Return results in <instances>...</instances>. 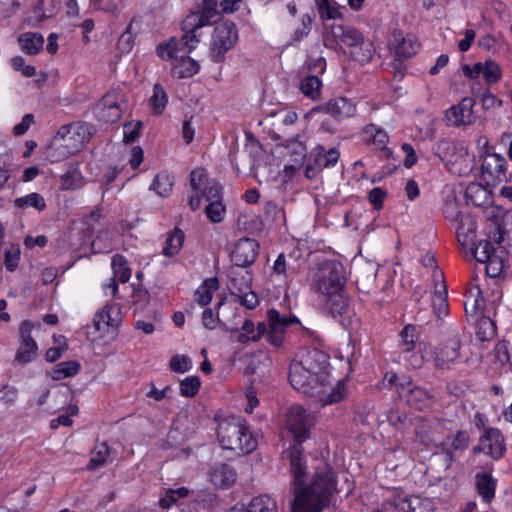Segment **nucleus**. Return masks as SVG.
<instances>
[{"mask_svg":"<svg viewBox=\"0 0 512 512\" xmlns=\"http://www.w3.org/2000/svg\"><path fill=\"white\" fill-rule=\"evenodd\" d=\"M120 309L116 304H106L93 319V325L96 331L106 328H117L121 323Z\"/></svg>","mask_w":512,"mask_h":512,"instance_id":"obj_21","label":"nucleus"},{"mask_svg":"<svg viewBox=\"0 0 512 512\" xmlns=\"http://www.w3.org/2000/svg\"><path fill=\"white\" fill-rule=\"evenodd\" d=\"M303 443H293L283 452L289 461V472L292 477L293 512H321L330 504L337 489V479L333 469L323 465L315 470L309 484L307 476V455Z\"/></svg>","mask_w":512,"mask_h":512,"instance_id":"obj_1","label":"nucleus"},{"mask_svg":"<svg viewBox=\"0 0 512 512\" xmlns=\"http://www.w3.org/2000/svg\"><path fill=\"white\" fill-rule=\"evenodd\" d=\"M461 343L457 337L446 340L435 348L434 362L439 368L448 367L449 364L455 362L460 356Z\"/></svg>","mask_w":512,"mask_h":512,"instance_id":"obj_15","label":"nucleus"},{"mask_svg":"<svg viewBox=\"0 0 512 512\" xmlns=\"http://www.w3.org/2000/svg\"><path fill=\"white\" fill-rule=\"evenodd\" d=\"M288 379L291 386L295 390L309 397L316 396L318 388L324 387L326 385L323 380L310 373L309 370H306L303 366L294 360L289 366Z\"/></svg>","mask_w":512,"mask_h":512,"instance_id":"obj_8","label":"nucleus"},{"mask_svg":"<svg viewBox=\"0 0 512 512\" xmlns=\"http://www.w3.org/2000/svg\"><path fill=\"white\" fill-rule=\"evenodd\" d=\"M240 512H278V506L270 496L260 495L252 498L247 507Z\"/></svg>","mask_w":512,"mask_h":512,"instance_id":"obj_37","label":"nucleus"},{"mask_svg":"<svg viewBox=\"0 0 512 512\" xmlns=\"http://www.w3.org/2000/svg\"><path fill=\"white\" fill-rule=\"evenodd\" d=\"M477 337L481 341H489L496 335V324L490 318H482L478 323Z\"/></svg>","mask_w":512,"mask_h":512,"instance_id":"obj_51","label":"nucleus"},{"mask_svg":"<svg viewBox=\"0 0 512 512\" xmlns=\"http://www.w3.org/2000/svg\"><path fill=\"white\" fill-rule=\"evenodd\" d=\"M470 443V436L467 431L459 430L450 442L451 449L442 447L445 454L446 461L451 463L454 460L453 451H464L468 448ZM444 446V444L442 445Z\"/></svg>","mask_w":512,"mask_h":512,"instance_id":"obj_36","label":"nucleus"},{"mask_svg":"<svg viewBox=\"0 0 512 512\" xmlns=\"http://www.w3.org/2000/svg\"><path fill=\"white\" fill-rule=\"evenodd\" d=\"M211 482L222 489L233 486L237 480L236 470L229 464L218 463L210 470Z\"/></svg>","mask_w":512,"mask_h":512,"instance_id":"obj_22","label":"nucleus"},{"mask_svg":"<svg viewBox=\"0 0 512 512\" xmlns=\"http://www.w3.org/2000/svg\"><path fill=\"white\" fill-rule=\"evenodd\" d=\"M142 128V122L138 121L136 123H126L123 127V141L126 144L134 143L140 135V130Z\"/></svg>","mask_w":512,"mask_h":512,"instance_id":"obj_56","label":"nucleus"},{"mask_svg":"<svg viewBox=\"0 0 512 512\" xmlns=\"http://www.w3.org/2000/svg\"><path fill=\"white\" fill-rule=\"evenodd\" d=\"M219 288V281L216 277L207 278L195 291V301L202 305H208L212 298L213 292Z\"/></svg>","mask_w":512,"mask_h":512,"instance_id":"obj_34","label":"nucleus"},{"mask_svg":"<svg viewBox=\"0 0 512 512\" xmlns=\"http://www.w3.org/2000/svg\"><path fill=\"white\" fill-rule=\"evenodd\" d=\"M339 155L340 153L334 148L326 151L324 147L318 146L311 151L309 162L313 161L317 169L322 170L334 166L339 159Z\"/></svg>","mask_w":512,"mask_h":512,"instance_id":"obj_28","label":"nucleus"},{"mask_svg":"<svg viewBox=\"0 0 512 512\" xmlns=\"http://www.w3.org/2000/svg\"><path fill=\"white\" fill-rule=\"evenodd\" d=\"M312 22V17L309 14H304L301 18V28L295 30L293 40L300 41L306 37L311 31Z\"/></svg>","mask_w":512,"mask_h":512,"instance_id":"obj_63","label":"nucleus"},{"mask_svg":"<svg viewBox=\"0 0 512 512\" xmlns=\"http://www.w3.org/2000/svg\"><path fill=\"white\" fill-rule=\"evenodd\" d=\"M443 214L450 221H458L460 218V204L455 195H448L443 206Z\"/></svg>","mask_w":512,"mask_h":512,"instance_id":"obj_52","label":"nucleus"},{"mask_svg":"<svg viewBox=\"0 0 512 512\" xmlns=\"http://www.w3.org/2000/svg\"><path fill=\"white\" fill-rule=\"evenodd\" d=\"M345 269L335 260L320 263L313 278V286L317 293L325 297L329 312L339 316L346 312L349 300L344 292Z\"/></svg>","mask_w":512,"mask_h":512,"instance_id":"obj_2","label":"nucleus"},{"mask_svg":"<svg viewBox=\"0 0 512 512\" xmlns=\"http://www.w3.org/2000/svg\"><path fill=\"white\" fill-rule=\"evenodd\" d=\"M151 106L155 113L161 114L167 104V94L160 84L153 87V95L150 98Z\"/></svg>","mask_w":512,"mask_h":512,"instance_id":"obj_50","label":"nucleus"},{"mask_svg":"<svg viewBox=\"0 0 512 512\" xmlns=\"http://www.w3.org/2000/svg\"><path fill=\"white\" fill-rule=\"evenodd\" d=\"M476 490L485 503H490L495 497L497 481L491 474L482 472L475 476Z\"/></svg>","mask_w":512,"mask_h":512,"instance_id":"obj_27","label":"nucleus"},{"mask_svg":"<svg viewBox=\"0 0 512 512\" xmlns=\"http://www.w3.org/2000/svg\"><path fill=\"white\" fill-rule=\"evenodd\" d=\"M294 361L323 380V382H327L328 373L326 369L329 366V357L321 350L316 348L305 349L298 355V359H294Z\"/></svg>","mask_w":512,"mask_h":512,"instance_id":"obj_10","label":"nucleus"},{"mask_svg":"<svg viewBox=\"0 0 512 512\" xmlns=\"http://www.w3.org/2000/svg\"><path fill=\"white\" fill-rule=\"evenodd\" d=\"M483 176H489L495 184L507 179L506 176V160L499 154L487 155L481 165Z\"/></svg>","mask_w":512,"mask_h":512,"instance_id":"obj_19","label":"nucleus"},{"mask_svg":"<svg viewBox=\"0 0 512 512\" xmlns=\"http://www.w3.org/2000/svg\"><path fill=\"white\" fill-rule=\"evenodd\" d=\"M286 428L293 435L294 443L305 442L314 425L313 417L300 405H293L286 415Z\"/></svg>","mask_w":512,"mask_h":512,"instance_id":"obj_7","label":"nucleus"},{"mask_svg":"<svg viewBox=\"0 0 512 512\" xmlns=\"http://www.w3.org/2000/svg\"><path fill=\"white\" fill-rule=\"evenodd\" d=\"M486 264V273L489 277L495 278L500 275L503 269L502 260L498 256H493L488 261L484 262Z\"/></svg>","mask_w":512,"mask_h":512,"instance_id":"obj_64","label":"nucleus"},{"mask_svg":"<svg viewBox=\"0 0 512 512\" xmlns=\"http://www.w3.org/2000/svg\"><path fill=\"white\" fill-rule=\"evenodd\" d=\"M220 19L217 0H202L195 11H191L182 21L184 42L190 48L201 41L199 30L205 26L216 24Z\"/></svg>","mask_w":512,"mask_h":512,"instance_id":"obj_5","label":"nucleus"},{"mask_svg":"<svg viewBox=\"0 0 512 512\" xmlns=\"http://www.w3.org/2000/svg\"><path fill=\"white\" fill-rule=\"evenodd\" d=\"M21 50L27 55H37L44 47V37L38 32H26L18 38Z\"/></svg>","mask_w":512,"mask_h":512,"instance_id":"obj_30","label":"nucleus"},{"mask_svg":"<svg viewBox=\"0 0 512 512\" xmlns=\"http://www.w3.org/2000/svg\"><path fill=\"white\" fill-rule=\"evenodd\" d=\"M267 319L269 331L266 339L275 347H280L283 344L285 329L294 323H299L297 317L281 315L279 311L273 308L267 311Z\"/></svg>","mask_w":512,"mask_h":512,"instance_id":"obj_11","label":"nucleus"},{"mask_svg":"<svg viewBox=\"0 0 512 512\" xmlns=\"http://www.w3.org/2000/svg\"><path fill=\"white\" fill-rule=\"evenodd\" d=\"M326 384H328V381ZM326 386L318 388L316 393L323 406L339 403L345 398L346 389L344 383L338 382L336 386L329 387V391H327Z\"/></svg>","mask_w":512,"mask_h":512,"instance_id":"obj_32","label":"nucleus"},{"mask_svg":"<svg viewBox=\"0 0 512 512\" xmlns=\"http://www.w3.org/2000/svg\"><path fill=\"white\" fill-rule=\"evenodd\" d=\"M421 504V499L419 497H408L398 495L392 501V505L394 508L401 512H416L417 507Z\"/></svg>","mask_w":512,"mask_h":512,"instance_id":"obj_46","label":"nucleus"},{"mask_svg":"<svg viewBox=\"0 0 512 512\" xmlns=\"http://www.w3.org/2000/svg\"><path fill=\"white\" fill-rule=\"evenodd\" d=\"M226 207L222 200L210 202L205 208L207 218L213 223H220L224 219Z\"/></svg>","mask_w":512,"mask_h":512,"instance_id":"obj_49","label":"nucleus"},{"mask_svg":"<svg viewBox=\"0 0 512 512\" xmlns=\"http://www.w3.org/2000/svg\"><path fill=\"white\" fill-rule=\"evenodd\" d=\"M288 154L293 158L294 164L285 166V171H296L299 169L307 155V148L301 140V136L297 134L286 144Z\"/></svg>","mask_w":512,"mask_h":512,"instance_id":"obj_26","label":"nucleus"},{"mask_svg":"<svg viewBox=\"0 0 512 512\" xmlns=\"http://www.w3.org/2000/svg\"><path fill=\"white\" fill-rule=\"evenodd\" d=\"M206 181H209L207 179L206 172L203 168H196L193 169L190 173V187L194 192L200 191L202 188L201 186L206 184Z\"/></svg>","mask_w":512,"mask_h":512,"instance_id":"obj_59","label":"nucleus"},{"mask_svg":"<svg viewBox=\"0 0 512 512\" xmlns=\"http://www.w3.org/2000/svg\"><path fill=\"white\" fill-rule=\"evenodd\" d=\"M173 185L172 177L167 172H160L155 176L151 189L159 196L167 197L171 193Z\"/></svg>","mask_w":512,"mask_h":512,"instance_id":"obj_40","label":"nucleus"},{"mask_svg":"<svg viewBox=\"0 0 512 512\" xmlns=\"http://www.w3.org/2000/svg\"><path fill=\"white\" fill-rule=\"evenodd\" d=\"M252 274L248 270L239 267L231 268L228 273V289L232 295L242 293L251 287Z\"/></svg>","mask_w":512,"mask_h":512,"instance_id":"obj_24","label":"nucleus"},{"mask_svg":"<svg viewBox=\"0 0 512 512\" xmlns=\"http://www.w3.org/2000/svg\"><path fill=\"white\" fill-rule=\"evenodd\" d=\"M92 135V126L73 122L62 126L53 138L49 155L53 161H61L81 151Z\"/></svg>","mask_w":512,"mask_h":512,"instance_id":"obj_4","label":"nucleus"},{"mask_svg":"<svg viewBox=\"0 0 512 512\" xmlns=\"http://www.w3.org/2000/svg\"><path fill=\"white\" fill-rule=\"evenodd\" d=\"M465 199L467 204L480 207L488 204L490 192L482 184L472 182L465 189Z\"/></svg>","mask_w":512,"mask_h":512,"instance_id":"obj_31","label":"nucleus"},{"mask_svg":"<svg viewBox=\"0 0 512 512\" xmlns=\"http://www.w3.org/2000/svg\"><path fill=\"white\" fill-rule=\"evenodd\" d=\"M194 501L201 509H212L217 504V496L211 492L201 491L197 493Z\"/></svg>","mask_w":512,"mask_h":512,"instance_id":"obj_58","label":"nucleus"},{"mask_svg":"<svg viewBox=\"0 0 512 512\" xmlns=\"http://www.w3.org/2000/svg\"><path fill=\"white\" fill-rule=\"evenodd\" d=\"M432 307L438 318L447 314V289L444 280H441L439 283L435 284V292L432 297Z\"/></svg>","mask_w":512,"mask_h":512,"instance_id":"obj_35","label":"nucleus"},{"mask_svg":"<svg viewBox=\"0 0 512 512\" xmlns=\"http://www.w3.org/2000/svg\"><path fill=\"white\" fill-rule=\"evenodd\" d=\"M391 45L398 60H404L416 55L420 47L414 35L407 34L404 36L401 31H394Z\"/></svg>","mask_w":512,"mask_h":512,"instance_id":"obj_17","label":"nucleus"},{"mask_svg":"<svg viewBox=\"0 0 512 512\" xmlns=\"http://www.w3.org/2000/svg\"><path fill=\"white\" fill-rule=\"evenodd\" d=\"M200 66L188 54L181 56L171 69V75L178 79L190 78L198 73Z\"/></svg>","mask_w":512,"mask_h":512,"instance_id":"obj_29","label":"nucleus"},{"mask_svg":"<svg viewBox=\"0 0 512 512\" xmlns=\"http://www.w3.org/2000/svg\"><path fill=\"white\" fill-rule=\"evenodd\" d=\"M479 442H482L487 450V455L493 460L503 458L506 452L505 438L502 432L497 429H486L481 432Z\"/></svg>","mask_w":512,"mask_h":512,"instance_id":"obj_14","label":"nucleus"},{"mask_svg":"<svg viewBox=\"0 0 512 512\" xmlns=\"http://www.w3.org/2000/svg\"><path fill=\"white\" fill-rule=\"evenodd\" d=\"M238 41V30L234 22L223 21L216 23L214 28L209 55L214 63H221L226 58V53L231 50Z\"/></svg>","mask_w":512,"mask_h":512,"instance_id":"obj_6","label":"nucleus"},{"mask_svg":"<svg viewBox=\"0 0 512 512\" xmlns=\"http://www.w3.org/2000/svg\"><path fill=\"white\" fill-rule=\"evenodd\" d=\"M217 437L224 449L251 453L257 447V440L252 435L247 422L241 416L229 415L219 420Z\"/></svg>","mask_w":512,"mask_h":512,"instance_id":"obj_3","label":"nucleus"},{"mask_svg":"<svg viewBox=\"0 0 512 512\" xmlns=\"http://www.w3.org/2000/svg\"><path fill=\"white\" fill-rule=\"evenodd\" d=\"M397 392L399 397L415 410H424L433 404V394L419 386L413 384L409 377H402L397 383Z\"/></svg>","mask_w":512,"mask_h":512,"instance_id":"obj_9","label":"nucleus"},{"mask_svg":"<svg viewBox=\"0 0 512 512\" xmlns=\"http://www.w3.org/2000/svg\"><path fill=\"white\" fill-rule=\"evenodd\" d=\"M183 39L184 34L179 39L176 37H170L168 40L161 42L156 48L158 57L165 61L176 60L178 59V54L180 52L190 54L199 44L196 43L190 48L185 44Z\"/></svg>","mask_w":512,"mask_h":512,"instance_id":"obj_16","label":"nucleus"},{"mask_svg":"<svg viewBox=\"0 0 512 512\" xmlns=\"http://www.w3.org/2000/svg\"><path fill=\"white\" fill-rule=\"evenodd\" d=\"M259 252V244L251 238H241L235 244L231 254V260L236 267L246 268L251 266Z\"/></svg>","mask_w":512,"mask_h":512,"instance_id":"obj_13","label":"nucleus"},{"mask_svg":"<svg viewBox=\"0 0 512 512\" xmlns=\"http://www.w3.org/2000/svg\"><path fill=\"white\" fill-rule=\"evenodd\" d=\"M331 34L337 43L345 45L348 50L364 38L360 31L345 25H333Z\"/></svg>","mask_w":512,"mask_h":512,"instance_id":"obj_25","label":"nucleus"},{"mask_svg":"<svg viewBox=\"0 0 512 512\" xmlns=\"http://www.w3.org/2000/svg\"><path fill=\"white\" fill-rule=\"evenodd\" d=\"M184 242V233L175 229L166 239L165 246L163 247V254L165 256L171 257L180 251Z\"/></svg>","mask_w":512,"mask_h":512,"instance_id":"obj_42","label":"nucleus"},{"mask_svg":"<svg viewBox=\"0 0 512 512\" xmlns=\"http://www.w3.org/2000/svg\"><path fill=\"white\" fill-rule=\"evenodd\" d=\"M199 192L201 193V196L209 203L216 200H222L223 197V187L216 180L206 181V184Z\"/></svg>","mask_w":512,"mask_h":512,"instance_id":"obj_47","label":"nucleus"},{"mask_svg":"<svg viewBox=\"0 0 512 512\" xmlns=\"http://www.w3.org/2000/svg\"><path fill=\"white\" fill-rule=\"evenodd\" d=\"M169 366L175 373H185L191 370L192 361L186 355H175L170 359Z\"/></svg>","mask_w":512,"mask_h":512,"instance_id":"obj_54","label":"nucleus"},{"mask_svg":"<svg viewBox=\"0 0 512 512\" xmlns=\"http://www.w3.org/2000/svg\"><path fill=\"white\" fill-rule=\"evenodd\" d=\"M361 134L363 140L367 144L376 145L382 151L385 158L388 159L392 156V150L386 146L387 142L389 141V136L384 129L370 123L362 128Z\"/></svg>","mask_w":512,"mask_h":512,"instance_id":"obj_20","label":"nucleus"},{"mask_svg":"<svg viewBox=\"0 0 512 512\" xmlns=\"http://www.w3.org/2000/svg\"><path fill=\"white\" fill-rule=\"evenodd\" d=\"M374 52L375 48L372 42L365 38L348 50L351 59L361 65L368 63L372 59Z\"/></svg>","mask_w":512,"mask_h":512,"instance_id":"obj_33","label":"nucleus"},{"mask_svg":"<svg viewBox=\"0 0 512 512\" xmlns=\"http://www.w3.org/2000/svg\"><path fill=\"white\" fill-rule=\"evenodd\" d=\"M386 197L387 191L381 187H375L368 193V200L376 210L383 207V201Z\"/></svg>","mask_w":512,"mask_h":512,"instance_id":"obj_62","label":"nucleus"},{"mask_svg":"<svg viewBox=\"0 0 512 512\" xmlns=\"http://www.w3.org/2000/svg\"><path fill=\"white\" fill-rule=\"evenodd\" d=\"M399 348L401 353H410L414 350L417 340V329L412 324L406 325L399 333Z\"/></svg>","mask_w":512,"mask_h":512,"instance_id":"obj_38","label":"nucleus"},{"mask_svg":"<svg viewBox=\"0 0 512 512\" xmlns=\"http://www.w3.org/2000/svg\"><path fill=\"white\" fill-rule=\"evenodd\" d=\"M234 296L238 297L240 304L247 309H254L259 304L258 295L251 290V287L248 290H244L242 293L235 294Z\"/></svg>","mask_w":512,"mask_h":512,"instance_id":"obj_60","label":"nucleus"},{"mask_svg":"<svg viewBox=\"0 0 512 512\" xmlns=\"http://www.w3.org/2000/svg\"><path fill=\"white\" fill-rule=\"evenodd\" d=\"M475 259L482 263L491 259L495 256V248L489 240H480L478 244L471 248Z\"/></svg>","mask_w":512,"mask_h":512,"instance_id":"obj_44","label":"nucleus"},{"mask_svg":"<svg viewBox=\"0 0 512 512\" xmlns=\"http://www.w3.org/2000/svg\"><path fill=\"white\" fill-rule=\"evenodd\" d=\"M34 325L29 320H24L20 326V346L16 353V360L20 363H30L38 355V345L31 336Z\"/></svg>","mask_w":512,"mask_h":512,"instance_id":"obj_12","label":"nucleus"},{"mask_svg":"<svg viewBox=\"0 0 512 512\" xmlns=\"http://www.w3.org/2000/svg\"><path fill=\"white\" fill-rule=\"evenodd\" d=\"M20 261V246L11 245L9 249L5 251L4 265L9 272H13L19 265Z\"/></svg>","mask_w":512,"mask_h":512,"instance_id":"obj_55","label":"nucleus"},{"mask_svg":"<svg viewBox=\"0 0 512 512\" xmlns=\"http://www.w3.org/2000/svg\"><path fill=\"white\" fill-rule=\"evenodd\" d=\"M201 386V381L198 376H188L180 381V394L184 397H194Z\"/></svg>","mask_w":512,"mask_h":512,"instance_id":"obj_48","label":"nucleus"},{"mask_svg":"<svg viewBox=\"0 0 512 512\" xmlns=\"http://www.w3.org/2000/svg\"><path fill=\"white\" fill-rule=\"evenodd\" d=\"M80 363L78 361H66L56 365L53 378L56 380H62L67 377H72L79 372Z\"/></svg>","mask_w":512,"mask_h":512,"instance_id":"obj_45","label":"nucleus"},{"mask_svg":"<svg viewBox=\"0 0 512 512\" xmlns=\"http://www.w3.org/2000/svg\"><path fill=\"white\" fill-rule=\"evenodd\" d=\"M322 110L335 118L342 119L353 117L356 113V106L350 99L339 97L325 103Z\"/></svg>","mask_w":512,"mask_h":512,"instance_id":"obj_23","label":"nucleus"},{"mask_svg":"<svg viewBox=\"0 0 512 512\" xmlns=\"http://www.w3.org/2000/svg\"><path fill=\"white\" fill-rule=\"evenodd\" d=\"M321 80L314 75L304 77L300 82V91L307 97L315 100L320 95Z\"/></svg>","mask_w":512,"mask_h":512,"instance_id":"obj_41","label":"nucleus"},{"mask_svg":"<svg viewBox=\"0 0 512 512\" xmlns=\"http://www.w3.org/2000/svg\"><path fill=\"white\" fill-rule=\"evenodd\" d=\"M14 205L17 208H27L33 207L38 211H43L46 209V202L42 195L39 193L33 192L23 197L16 198L14 200Z\"/></svg>","mask_w":512,"mask_h":512,"instance_id":"obj_39","label":"nucleus"},{"mask_svg":"<svg viewBox=\"0 0 512 512\" xmlns=\"http://www.w3.org/2000/svg\"><path fill=\"white\" fill-rule=\"evenodd\" d=\"M26 3V0H2V17L15 15Z\"/></svg>","mask_w":512,"mask_h":512,"instance_id":"obj_61","label":"nucleus"},{"mask_svg":"<svg viewBox=\"0 0 512 512\" xmlns=\"http://www.w3.org/2000/svg\"><path fill=\"white\" fill-rule=\"evenodd\" d=\"M483 77L488 83H496L501 78L500 66L493 61H486L483 69Z\"/></svg>","mask_w":512,"mask_h":512,"instance_id":"obj_57","label":"nucleus"},{"mask_svg":"<svg viewBox=\"0 0 512 512\" xmlns=\"http://www.w3.org/2000/svg\"><path fill=\"white\" fill-rule=\"evenodd\" d=\"M473 106L474 99L470 97H465L461 100V102L451 107L446 112V118L449 123L459 126V125H467L473 122Z\"/></svg>","mask_w":512,"mask_h":512,"instance_id":"obj_18","label":"nucleus"},{"mask_svg":"<svg viewBox=\"0 0 512 512\" xmlns=\"http://www.w3.org/2000/svg\"><path fill=\"white\" fill-rule=\"evenodd\" d=\"M109 452V446L106 442L96 443L93 450V456L91 457L87 466L88 469L94 470L98 467L104 466L107 462Z\"/></svg>","mask_w":512,"mask_h":512,"instance_id":"obj_43","label":"nucleus"},{"mask_svg":"<svg viewBox=\"0 0 512 512\" xmlns=\"http://www.w3.org/2000/svg\"><path fill=\"white\" fill-rule=\"evenodd\" d=\"M318 12L322 19H338L342 17L340 8L329 0H322L319 3Z\"/></svg>","mask_w":512,"mask_h":512,"instance_id":"obj_53","label":"nucleus"}]
</instances>
